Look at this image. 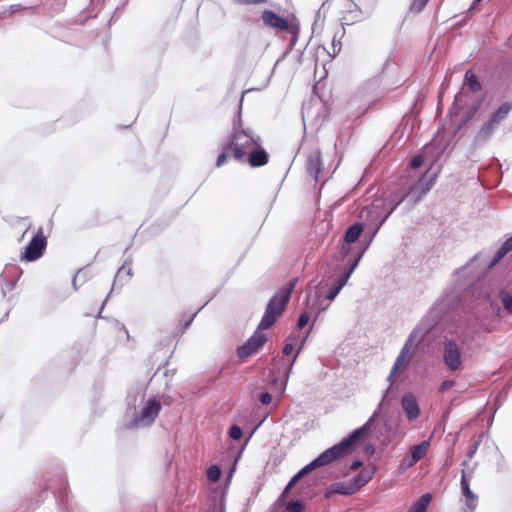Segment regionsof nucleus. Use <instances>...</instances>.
Masks as SVG:
<instances>
[{
  "mask_svg": "<svg viewBox=\"0 0 512 512\" xmlns=\"http://www.w3.org/2000/svg\"><path fill=\"white\" fill-rule=\"evenodd\" d=\"M369 433V422L363 425L362 427L354 430L347 438L343 439L340 443L332 446L331 448L322 452L317 458H315L311 463L303 467L298 471L287 484L283 494L288 493V491L304 476L309 474L312 470L326 466L332 463L335 460H338L347 454H349L356 443L360 439L365 438Z\"/></svg>",
  "mask_w": 512,
  "mask_h": 512,
  "instance_id": "nucleus-1",
  "label": "nucleus"
},
{
  "mask_svg": "<svg viewBox=\"0 0 512 512\" xmlns=\"http://www.w3.org/2000/svg\"><path fill=\"white\" fill-rule=\"evenodd\" d=\"M258 141L244 130L235 131L232 137L222 145V152L218 155L216 166H223L229 157L238 162H245L247 153Z\"/></svg>",
  "mask_w": 512,
  "mask_h": 512,
  "instance_id": "nucleus-2",
  "label": "nucleus"
},
{
  "mask_svg": "<svg viewBox=\"0 0 512 512\" xmlns=\"http://www.w3.org/2000/svg\"><path fill=\"white\" fill-rule=\"evenodd\" d=\"M298 283V278L291 279L267 303L266 310L258 325L259 329H269L283 314L290 301L291 294Z\"/></svg>",
  "mask_w": 512,
  "mask_h": 512,
  "instance_id": "nucleus-3",
  "label": "nucleus"
},
{
  "mask_svg": "<svg viewBox=\"0 0 512 512\" xmlns=\"http://www.w3.org/2000/svg\"><path fill=\"white\" fill-rule=\"evenodd\" d=\"M261 19L267 27L274 29L277 33L287 32L290 35V45L292 47L298 41L301 30L300 21L293 13L283 17L272 10L266 9L262 12Z\"/></svg>",
  "mask_w": 512,
  "mask_h": 512,
  "instance_id": "nucleus-4",
  "label": "nucleus"
},
{
  "mask_svg": "<svg viewBox=\"0 0 512 512\" xmlns=\"http://www.w3.org/2000/svg\"><path fill=\"white\" fill-rule=\"evenodd\" d=\"M511 110L512 103L506 102L493 112L476 133L474 139L475 143L483 144L487 142L499 128L500 124L507 118Z\"/></svg>",
  "mask_w": 512,
  "mask_h": 512,
  "instance_id": "nucleus-5",
  "label": "nucleus"
},
{
  "mask_svg": "<svg viewBox=\"0 0 512 512\" xmlns=\"http://www.w3.org/2000/svg\"><path fill=\"white\" fill-rule=\"evenodd\" d=\"M47 237L42 227L38 228L30 242L24 247L20 259L25 262H34L40 259L47 248Z\"/></svg>",
  "mask_w": 512,
  "mask_h": 512,
  "instance_id": "nucleus-6",
  "label": "nucleus"
},
{
  "mask_svg": "<svg viewBox=\"0 0 512 512\" xmlns=\"http://www.w3.org/2000/svg\"><path fill=\"white\" fill-rule=\"evenodd\" d=\"M430 446V440H424L419 444L411 446L402 458L399 470L404 472L413 467L418 461L424 459L430 450Z\"/></svg>",
  "mask_w": 512,
  "mask_h": 512,
  "instance_id": "nucleus-7",
  "label": "nucleus"
},
{
  "mask_svg": "<svg viewBox=\"0 0 512 512\" xmlns=\"http://www.w3.org/2000/svg\"><path fill=\"white\" fill-rule=\"evenodd\" d=\"M262 329L257 328L255 333L237 349V355L241 359H245L259 351L266 343L267 336L261 332Z\"/></svg>",
  "mask_w": 512,
  "mask_h": 512,
  "instance_id": "nucleus-8",
  "label": "nucleus"
},
{
  "mask_svg": "<svg viewBox=\"0 0 512 512\" xmlns=\"http://www.w3.org/2000/svg\"><path fill=\"white\" fill-rule=\"evenodd\" d=\"M161 410V404L155 399H150L135 418L136 426H149L158 416Z\"/></svg>",
  "mask_w": 512,
  "mask_h": 512,
  "instance_id": "nucleus-9",
  "label": "nucleus"
},
{
  "mask_svg": "<svg viewBox=\"0 0 512 512\" xmlns=\"http://www.w3.org/2000/svg\"><path fill=\"white\" fill-rule=\"evenodd\" d=\"M362 257V253L358 254L357 257L354 259L353 263L349 267V269L339 278L337 279L332 286L330 287V290L326 296V298L330 301L334 300L335 297L339 294L341 289L346 285L348 279L350 278L351 274L353 273L354 269L357 267L360 259Z\"/></svg>",
  "mask_w": 512,
  "mask_h": 512,
  "instance_id": "nucleus-10",
  "label": "nucleus"
},
{
  "mask_svg": "<svg viewBox=\"0 0 512 512\" xmlns=\"http://www.w3.org/2000/svg\"><path fill=\"white\" fill-rule=\"evenodd\" d=\"M461 492L465 498L466 512H474L477 507L478 496L471 490L467 473L461 472Z\"/></svg>",
  "mask_w": 512,
  "mask_h": 512,
  "instance_id": "nucleus-11",
  "label": "nucleus"
},
{
  "mask_svg": "<svg viewBox=\"0 0 512 512\" xmlns=\"http://www.w3.org/2000/svg\"><path fill=\"white\" fill-rule=\"evenodd\" d=\"M444 362L450 370H458L461 366V354L456 343L449 341L445 344Z\"/></svg>",
  "mask_w": 512,
  "mask_h": 512,
  "instance_id": "nucleus-12",
  "label": "nucleus"
},
{
  "mask_svg": "<svg viewBox=\"0 0 512 512\" xmlns=\"http://www.w3.org/2000/svg\"><path fill=\"white\" fill-rule=\"evenodd\" d=\"M401 405L409 421H413L420 416V408L413 394H404L401 399Z\"/></svg>",
  "mask_w": 512,
  "mask_h": 512,
  "instance_id": "nucleus-13",
  "label": "nucleus"
},
{
  "mask_svg": "<svg viewBox=\"0 0 512 512\" xmlns=\"http://www.w3.org/2000/svg\"><path fill=\"white\" fill-rule=\"evenodd\" d=\"M245 161H247L251 167H261L268 163L269 156L258 144L248 151Z\"/></svg>",
  "mask_w": 512,
  "mask_h": 512,
  "instance_id": "nucleus-14",
  "label": "nucleus"
},
{
  "mask_svg": "<svg viewBox=\"0 0 512 512\" xmlns=\"http://www.w3.org/2000/svg\"><path fill=\"white\" fill-rule=\"evenodd\" d=\"M373 477V472L369 470H362L358 476L355 478V482L353 484V487H350L349 489H343V488H337L335 489V492L339 494L344 495H350L355 493L358 489H360L362 486H364L366 483H368Z\"/></svg>",
  "mask_w": 512,
  "mask_h": 512,
  "instance_id": "nucleus-15",
  "label": "nucleus"
},
{
  "mask_svg": "<svg viewBox=\"0 0 512 512\" xmlns=\"http://www.w3.org/2000/svg\"><path fill=\"white\" fill-rule=\"evenodd\" d=\"M363 20V12L356 4L350 5V7L344 11L343 16L341 17L343 25H353Z\"/></svg>",
  "mask_w": 512,
  "mask_h": 512,
  "instance_id": "nucleus-16",
  "label": "nucleus"
},
{
  "mask_svg": "<svg viewBox=\"0 0 512 512\" xmlns=\"http://www.w3.org/2000/svg\"><path fill=\"white\" fill-rule=\"evenodd\" d=\"M463 86L467 87L474 93L479 92L482 88L478 77L472 72V70H468L465 73Z\"/></svg>",
  "mask_w": 512,
  "mask_h": 512,
  "instance_id": "nucleus-17",
  "label": "nucleus"
},
{
  "mask_svg": "<svg viewBox=\"0 0 512 512\" xmlns=\"http://www.w3.org/2000/svg\"><path fill=\"white\" fill-rule=\"evenodd\" d=\"M107 332L113 336L116 340L128 338V332L125 327L118 321L108 323Z\"/></svg>",
  "mask_w": 512,
  "mask_h": 512,
  "instance_id": "nucleus-18",
  "label": "nucleus"
},
{
  "mask_svg": "<svg viewBox=\"0 0 512 512\" xmlns=\"http://www.w3.org/2000/svg\"><path fill=\"white\" fill-rule=\"evenodd\" d=\"M364 230V226L361 223H355L348 228L345 234V241L347 243H354L358 240Z\"/></svg>",
  "mask_w": 512,
  "mask_h": 512,
  "instance_id": "nucleus-19",
  "label": "nucleus"
},
{
  "mask_svg": "<svg viewBox=\"0 0 512 512\" xmlns=\"http://www.w3.org/2000/svg\"><path fill=\"white\" fill-rule=\"evenodd\" d=\"M431 500L432 495L430 493L423 494L408 512H426Z\"/></svg>",
  "mask_w": 512,
  "mask_h": 512,
  "instance_id": "nucleus-20",
  "label": "nucleus"
},
{
  "mask_svg": "<svg viewBox=\"0 0 512 512\" xmlns=\"http://www.w3.org/2000/svg\"><path fill=\"white\" fill-rule=\"evenodd\" d=\"M512 250V236L508 238L504 244L500 247V249L496 253V261H499L503 258L508 252Z\"/></svg>",
  "mask_w": 512,
  "mask_h": 512,
  "instance_id": "nucleus-21",
  "label": "nucleus"
},
{
  "mask_svg": "<svg viewBox=\"0 0 512 512\" xmlns=\"http://www.w3.org/2000/svg\"><path fill=\"white\" fill-rule=\"evenodd\" d=\"M221 477V469L219 466L217 465H212L208 468L207 470V478L212 481V482H216L220 479Z\"/></svg>",
  "mask_w": 512,
  "mask_h": 512,
  "instance_id": "nucleus-22",
  "label": "nucleus"
},
{
  "mask_svg": "<svg viewBox=\"0 0 512 512\" xmlns=\"http://www.w3.org/2000/svg\"><path fill=\"white\" fill-rule=\"evenodd\" d=\"M430 0H412L410 4V12L420 13L427 5Z\"/></svg>",
  "mask_w": 512,
  "mask_h": 512,
  "instance_id": "nucleus-23",
  "label": "nucleus"
},
{
  "mask_svg": "<svg viewBox=\"0 0 512 512\" xmlns=\"http://www.w3.org/2000/svg\"><path fill=\"white\" fill-rule=\"evenodd\" d=\"M305 506L301 501H291L286 507L287 512H303Z\"/></svg>",
  "mask_w": 512,
  "mask_h": 512,
  "instance_id": "nucleus-24",
  "label": "nucleus"
},
{
  "mask_svg": "<svg viewBox=\"0 0 512 512\" xmlns=\"http://www.w3.org/2000/svg\"><path fill=\"white\" fill-rule=\"evenodd\" d=\"M242 435V429L237 425H233L229 430V436L234 440H240Z\"/></svg>",
  "mask_w": 512,
  "mask_h": 512,
  "instance_id": "nucleus-25",
  "label": "nucleus"
},
{
  "mask_svg": "<svg viewBox=\"0 0 512 512\" xmlns=\"http://www.w3.org/2000/svg\"><path fill=\"white\" fill-rule=\"evenodd\" d=\"M237 5H259L266 4L268 0H233Z\"/></svg>",
  "mask_w": 512,
  "mask_h": 512,
  "instance_id": "nucleus-26",
  "label": "nucleus"
},
{
  "mask_svg": "<svg viewBox=\"0 0 512 512\" xmlns=\"http://www.w3.org/2000/svg\"><path fill=\"white\" fill-rule=\"evenodd\" d=\"M309 163L311 166H315L316 169L318 170L319 169V166H320V163H321V156H320V153L319 152H316L314 154H312L310 157H309Z\"/></svg>",
  "mask_w": 512,
  "mask_h": 512,
  "instance_id": "nucleus-27",
  "label": "nucleus"
},
{
  "mask_svg": "<svg viewBox=\"0 0 512 512\" xmlns=\"http://www.w3.org/2000/svg\"><path fill=\"white\" fill-rule=\"evenodd\" d=\"M309 319H310V317L306 312L301 313L298 318V321H297L298 328H300V329L304 328L307 325V323L309 322Z\"/></svg>",
  "mask_w": 512,
  "mask_h": 512,
  "instance_id": "nucleus-28",
  "label": "nucleus"
},
{
  "mask_svg": "<svg viewBox=\"0 0 512 512\" xmlns=\"http://www.w3.org/2000/svg\"><path fill=\"white\" fill-rule=\"evenodd\" d=\"M502 303L505 309L512 313V296L506 295L502 298Z\"/></svg>",
  "mask_w": 512,
  "mask_h": 512,
  "instance_id": "nucleus-29",
  "label": "nucleus"
},
{
  "mask_svg": "<svg viewBox=\"0 0 512 512\" xmlns=\"http://www.w3.org/2000/svg\"><path fill=\"white\" fill-rule=\"evenodd\" d=\"M480 443H481L480 439L473 443V445L471 446V448L469 449V451L467 453V457L469 459L473 458L474 454L476 453V451L478 450V448L480 446Z\"/></svg>",
  "mask_w": 512,
  "mask_h": 512,
  "instance_id": "nucleus-30",
  "label": "nucleus"
},
{
  "mask_svg": "<svg viewBox=\"0 0 512 512\" xmlns=\"http://www.w3.org/2000/svg\"><path fill=\"white\" fill-rule=\"evenodd\" d=\"M422 163H423V157L421 155H417L412 158L410 166L415 169V168L420 167L422 165Z\"/></svg>",
  "mask_w": 512,
  "mask_h": 512,
  "instance_id": "nucleus-31",
  "label": "nucleus"
},
{
  "mask_svg": "<svg viewBox=\"0 0 512 512\" xmlns=\"http://www.w3.org/2000/svg\"><path fill=\"white\" fill-rule=\"evenodd\" d=\"M454 384L455 383L453 380H446V381L442 382V384L440 385L439 391L445 392V391L449 390L450 388H452L454 386Z\"/></svg>",
  "mask_w": 512,
  "mask_h": 512,
  "instance_id": "nucleus-32",
  "label": "nucleus"
},
{
  "mask_svg": "<svg viewBox=\"0 0 512 512\" xmlns=\"http://www.w3.org/2000/svg\"><path fill=\"white\" fill-rule=\"evenodd\" d=\"M259 400L263 405H268L272 401V396L268 392H265L260 395Z\"/></svg>",
  "mask_w": 512,
  "mask_h": 512,
  "instance_id": "nucleus-33",
  "label": "nucleus"
},
{
  "mask_svg": "<svg viewBox=\"0 0 512 512\" xmlns=\"http://www.w3.org/2000/svg\"><path fill=\"white\" fill-rule=\"evenodd\" d=\"M404 350L405 348L401 351L400 355L398 356L396 362H395V365L393 367V372L398 370L399 367L403 364L404 362Z\"/></svg>",
  "mask_w": 512,
  "mask_h": 512,
  "instance_id": "nucleus-34",
  "label": "nucleus"
},
{
  "mask_svg": "<svg viewBox=\"0 0 512 512\" xmlns=\"http://www.w3.org/2000/svg\"><path fill=\"white\" fill-rule=\"evenodd\" d=\"M293 351V345L290 344V343H287L285 344L284 348H283V353L285 355H290Z\"/></svg>",
  "mask_w": 512,
  "mask_h": 512,
  "instance_id": "nucleus-35",
  "label": "nucleus"
},
{
  "mask_svg": "<svg viewBox=\"0 0 512 512\" xmlns=\"http://www.w3.org/2000/svg\"><path fill=\"white\" fill-rule=\"evenodd\" d=\"M362 466V462L357 460V461H354L351 466H350V469L355 471L357 469H359L360 467Z\"/></svg>",
  "mask_w": 512,
  "mask_h": 512,
  "instance_id": "nucleus-36",
  "label": "nucleus"
},
{
  "mask_svg": "<svg viewBox=\"0 0 512 512\" xmlns=\"http://www.w3.org/2000/svg\"><path fill=\"white\" fill-rule=\"evenodd\" d=\"M480 1H481V0H474V2H475V3H478V2H480Z\"/></svg>",
  "mask_w": 512,
  "mask_h": 512,
  "instance_id": "nucleus-37",
  "label": "nucleus"
}]
</instances>
